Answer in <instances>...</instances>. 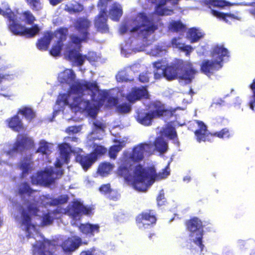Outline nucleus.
<instances>
[{"instance_id":"obj_1","label":"nucleus","mask_w":255,"mask_h":255,"mask_svg":"<svg viewBox=\"0 0 255 255\" xmlns=\"http://www.w3.org/2000/svg\"><path fill=\"white\" fill-rule=\"evenodd\" d=\"M162 63V60H159L153 63L155 79L164 77L168 81H171L178 78L185 81L186 83H190L198 72L192 63L189 61L179 60L170 65H166L163 68Z\"/></svg>"},{"instance_id":"obj_2","label":"nucleus","mask_w":255,"mask_h":255,"mask_svg":"<svg viewBox=\"0 0 255 255\" xmlns=\"http://www.w3.org/2000/svg\"><path fill=\"white\" fill-rule=\"evenodd\" d=\"M0 14L7 18V29L14 35L32 38L39 34L41 28L38 24L26 27L19 22L17 14L11 9L8 4L3 9L0 7Z\"/></svg>"},{"instance_id":"obj_3","label":"nucleus","mask_w":255,"mask_h":255,"mask_svg":"<svg viewBox=\"0 0 255 255\" xmlns=\"http://www.w3.org/2000/svg\"><path fill=\"white\" fill-rule=\"evenodd\" d=\"M135 186L140 191H145L149 187V181L153 183L155 180H160L166 178L170 174L169 164L161 171L157 173L154 166L144 167L140 164H138L135 170Z\"/></svg>"},{"instance_id":"obj_4","label":"nucleus","mask_w":255,"mask_h":255,"mask_svg":"<svg viewBox=\"0 0 255 255\" xmlns=\"http://www.w3.org/2000/svg\"><path fill=\"white\" fill-rule=\"evenodd\" d=\"M194 122L198 127V128L194 132L196 139L198 142L207 141L211 142L215 136L224 139L230 138L233 135L232 131L228 128H225L219 131L211 133L208 131L207 126L203 122L195 120Z\"/></svg>"},{"instance_id":"obj_5","label":"nucleus","mask_w":255,"mask_h":255,"mask_svg":"<svg viewBox=\"0 0 255 255\" xmlns=\"http://www.w3.org/2000/svg\"><path fill=\"white\" fill-rule=\"evenodd\" d=\"M139 17L141 22L135 23V26L130 31L138 32V35L141 36L143 38H146L158 29V22L160 19L155 18L153 16L149 17L144 12L139 13Z\"/></svg>"},{"instance_id":"obj_6","label":"nucleus","mask_w":255,"mask_h":255,"mask_svg":"<svg viewBox=\"0 0 255 255\" xmlns=\"http://www.w3.org/2000/svg\"><path fill=\"white\" fill-rule=\"evenodd\" d=\"M63 174V170L55 169L53 167L46 168L44 170L38 172L35 175L30 177L32 184H40L48 186L54 183L55 180L59 179Z\"/></svg>"},{"instance_id":"obj_7","label":"nucleus","mask_w":255,"mask_h":255,"mask_svg":"<svg viewBox=\"0 0 255 255\" xmlns=\"http://www.w3.org/2000/svg\"><path fill=\"white\" fill-rule=\"evenodd\" d=\"M138 164L134 168L133 172V163L130 162L128 157L122 155L118 162V167L117 169V174L118 176L123 177L128 182H131L132 186L137 190L139 189L135 186V181L136 177L135 174V170Z\"/></svg>"},{"instance_id":"obj_8","label":"nucleus","mask_w":255,"mask_h":255,"mask_svg":"<svg viewBox=\"0 0 255 255\" xmlns=\"http://www.w3.org/2000/svg\"><path fill=\"white\" fill-rule=\"evenodd\" d=\"M91 22L85 18H79L75 22V27L79 32L80 36L73 34L70 35L71 42L76 45H80L82 42H87L90 39L89 28Z\"/></svg>"},{"instance_id":"obj_9","label":"nucleus","mask_w":255,"mask_h":255,"mask_svg":"<svg viewBox=\"0 0 255 255\" xmlns=\"http://www.w3.org/2000/svg\"><path fill=\"white\" fill-rule=\"evenodd\" d=\"M153 153V144L151 141L142 142L134 146L130 153H125L123 156L128 157V160L133 163H138L142 161L144 154L150 155Z\"/></svg>"},{"instance_id":"obj_10","label":"nucleus","mask_w":255,"mask_h":255,"mask_svg":"<svg viewBox=\"0 0 255 255\" xmlns=\"http://www.w3.org/2000/svg\"><path fill=\"white\" fill-rule=\"evenodd\" d=\"M187 230L191 234L196 233L197 237L193 239V242L199 247L200 251L204 248L203 244L204 235L203 225L201 220L198 217H193L186 221L185 223Z\"/></svg>"},{"instance_id":"obj_11","label":"nucleus","mask_w":255,"mask_h":255,"mask_svg":"<svg viewBox=\"0 0 255 255\" xmlns=\"http://www.w3.org/2000/svg\"><path fill=\"white\" fill-rule=\"evenodd\" d=\"M35 146L33 140L25 134H18L12 148L6 151V155L12 156L15 153L30 150Z\"/></svg>"},{"instance_id":"obj_12","label":"nucleus","mask_w":255,"mask_h":255,"mask_svg":"<svg viewBox=\"0 0 255 255\" xmlns=\"http://www.w3.org/2000/svg\"><path fill=\"white\" fill-rule=\"evenodd\" d=\"M69 97V94H60L58 102L62 103L64 106H69L71 110L75 111H78L81 110L88 111L91 109V103L89 100H85L81 97L78 96L74 97L73 102L69 103L68 101Z\"/></svg>"},{"instance_id":"obj_13","label":"nucleus","mask_w":255,"mask_h":255,"mask_svg":"<svg viewBox=\"0 0 255 255\" xmlns=\"http://www.w3.org/2000/svg\"><path fill=\"white\" fill-rule=\"evenodd\" d=\"M25 202L27 204V211L30 214H28L25 209H22L21 212L22 224L24 225L26 231L29 232L31 227H34L31 223L30 215L37 216L39 210L37 201L30 202L28 200H26Z\"/></svg>"},{"instance_id":"obj_14","label":"nucleus","mask_w":255,"mask_h":255,"mask_svg":"<svg viewBox=\"0 0 255 255\" xmlns=\"http://www.w3.org/2000/svg\"><path fill=\"white\" fill-rule=\"evenodd\" d=\"M67 33V28L63 27H61L55 31L54 36L58 38V40L52 45L49 51V53L52 56L56 57L60 55L63 46V42L66 39Z\"/></svg>"},{"instance_id":"obj_15","label":"nucleus","mask_w":255,"mask_h":255,"mask_svg":"<svg viewBox=\"0 0 255 255\" xmlns=\"http://www.w3.org/2000/svg\"><path fill=\"white\" fill-rule=\"evenodd\" d=\"M91 210L89 208L77 200L72 202L71 205H69L65 211V213L73 219H76L77 217L82 215L89 214Z\"/></svg>"},{"instance_id":"obj_16","label":"nucleus","mask_w":255,"mask_h":255,"mask_svg":"<svg viewBox=\"0 0 255 255\" xmlns=\"http://www.w3.org/2000/svg\"><path fill=\"white\" fill-rule=\"evenodd\" d=\"M148 107L150 112L156 119L167 116L169 114L172 115L173 112H174V110L170 111L166 108L163 103L159 101H155L149 103Z\"/></svg>"},{"instance_id":"obj_17","label":"nucleus","mask_w":255,"mask_h":255,"mask_svg":"<svg viewBox=\"0 0 255 255\" xmlns=\"http://www.w3.org/2000/svg\"><path fill=\"white\" fill-rule=\"evenodd\" d=\"M222 67V64L217 61L204 60L200 65V71L203 74L210 77Z\"/></svg>"},{"instance_id":"obj_18","label":"nucleus","mask_w":255,"mask_h":255,"mask_svg":"<svg viewBox=\"0 0 255 255\" xmlns=\"http://www.w3.org/2000/svg\"><path fill=\"white\" fill-rule=\"evenodd\" d=\"M98 88V84L96 82H90L86 81L84 83L77 82L75 84H72L70 86V89L72 93L75 94H80L82 98V95L84 91L89 90L93 91Z\"/></svg>"},{"instance_id":"obj_19","label":"nucleus","mask_w":255,"mask_h":255,"mask_svg":"<svg viewBox=\"0 0 255 255\" xmlns=\"http://www.w3.org/2000/svg\"><path fill=\"white\" fill-rule=\"evenodd\" d=\"M135 221L138 225H144L145 222H147L146 224L147 225L155 224L157 221L156 212L151 209L142 212L136 216Z\"/></svg>"},{"instance_id":"obj_20","label":"nucleus","mask_w":255,"mask_h":255,"mask_svg":"<svg viewBox=\"0 0 255 255\" xmlns=\"http://www.w3.org/2000/svg\"><path fill=\"white\" fill-rule=\"evenodd\" d=\"M67 59L77 66H81L83 65L85 60H87L89 62L94 61L89 56L86 55H82L78 50L76 49H71L68 51Z\"/></svg>"},{"instance_id":"obj_21","label":"nucleus","mask_w":255,"mask_h":255,"mask_svg":"<svg viewBox=\"0 0 255 255\" xmlns=\"http://www.w3.org/2000/svg\"><path fill=\"white\" fill-rule=\"evenodd\" d=\"M107 10L101 9L94 20V25L97 31L101 33L109 32V27L107 24L108 17Z\"/></svg>"},{"instance_id":"obj_22","label":"nucleus","mask_w":255,"mask_h":255,"mask_svg":"<svg viewBox=\"0 0 255 255\" xmlns=\"http://www.w3.org/2000/svg\"><path fill=\"white\" fill-rule=\"evenodd\" d=\"M5 123L7 127L14 131L24 132L26 130V127L17 114L6 119Z\"/></svg>"},{"instance_id":"obj_23","label":"nucleus","mask_w":255,"mask_h":255,"mask_svg":"<svg viewBox=\"0 0 255 255\" xmlns=\"http://www.w3.org/2000/svg\"><path fill=\"white\" fill-rule=\"evenodd\" d=\"M75 160L85 171H87L96 161L91 153L83 154L77 153L75 156Z\"/></svg>"},{"instance_id":"obj_24","label":"nucleus","mask_w":255,"mask_h":255,"mask_svg":"<svg viewBox=\"0 0 255 255\" xmlns=\"http://www.w3.org/2000/svg\"><path fill=\"white\" fill-rule=\"evenodd\" d=\"M91 101L98 107H102L109 96V93L106 91H102L99 89L98 85L97 89L91 91Z\"/></svg>"},{"instance_id":"obj_25","label":"nucleus","mask_w":255,"mask_h":255,"mask_svg":"<svg viewBox=\"0 0 255 255\" xmlns=\"http://www.w3.org/2000/svg\"><path fill=\"white\" fill-rule=\"evenodd\" d=\"M34 162L30 157L24 156L18 164V168L21 171L20 177H25L33 169Z\"/></svg>"},{"instance_id":"obj_26","label":"nucleus","mask_w":255,"mask_h":255,"mask_svg":"<svg viewBox=\"0 0 255 255\" xmlns=\"http://www.w3.org/2000/svg\"><path fill=\"white\" fill-rule=\"evenodd\" d=\"M136 121L144 126L151 125L153 120L156 119L150 111L146 112L145 110H140L136 112L135 117Z\"/></svg>"},{"instance_id":"obj_27","label":"nucleus","mask_w":255,"mask_h":255,"mask_svg":"<svg viewBox=\"0 0 255 255\" xmlns=\"http://www.w3.org/2000/svg\"><path fill=\"white\" fill-rule=\"evenodd\" d=\"M147 96V91L145 87L133 88L131 91L127 95V99L129 102L133 103L141 98H146Z\"/></svg>"},{"instance_id":"obj_28","label":"nucleus","mask_w":255,"mask_h":255,"mask_svg":"<svg viewBox=\"0 0 255 255\" xmlns=\"http://www.w3.org/2000/svg\"><path fill=\"white\" fill-rule=\"evenodd\" d=\"M54 36V33L52 31H45L43 36L38 39L36 42V45L37 48L40 50H47Z\"/></svg>"},{"instance_id":"obj_29","label":"nucleus","mask_w":255,"mask_h":255,"mask_svg":"<svg viewBox=\"0 0 255 255\" xmlns=\"http://www.w3.org/2000/svg\"><path fill=\"white\" fill-rule=\"evenodd\" d=\"M229 52L227 49L225 48L223 45H217L215 46L211 52V56L214 60L222 64L224 57L229 56Z\"/></svg>"},{"instance_id":"obj_30","label":"nucleus","mask_w":255,"mask_h":255,"mask_svg":"<svg viewBox=\"0 0 255 255\" xmlns=\"http://www.w3.org/2000/svg\"><path fill=\"white\" fill-rule=\"evenodd\" d=\"M79 228L83 234L89 237L94 236L95 233H98L100 231V226L98 224H81Z\"/></svg>"},{"instance_id":"obj_31","label":"nucleus","mask_w":255,"mask_h":255,"mask_svg":"<svg viewBox=\"0 0 255 255\" xmlns=\"http://www.w3.org/2000/svg\"><path fill=\"white\" fill-rule=\"evenodd\" d=\"M81 245V239L77 237L72 241L66 240L62 245L63 251L65 253L72 252L78 249Z\"/></svg>"},{"instance_id":"obj_32","label":"nucleus","mask_w":255,"mask_h":255,"mask_svg":"<svg viewBox=\"0 0 255 255\" xmlns=\"http://www.w3.org/2000/svg\"><path fill=\"white\" fill-rule=\"evenodd\" d=\"M59 149L61 158L64 162L68 163L70 161L71 147L68 143H62L59 145Z\"/></svg>"},{"instance_id":"obj_33","label":"nucleus","mask_w":255,"mask_h":255,"mask_svg":"<svg viewBox=\"0 0 255 255\" xmlns=\"http://www.w3.org/2000/svg\"><path fill=\"white\" fill-rule=\"evenodd\" d=\"M75 78L76 75L72 69L66 70L59 77L60 82L70 85L75 81Z\"/></svg>"},{"instance_id":"obj_34","label":"nucleus","mask_w":255,"mask_h":255,"mask_svg":"<svg viewBox=\"0 0 255 255\" xmlns=\"http://www.w3.org/2000/svg\"><path fill=\"white\" fill-rule=\"evenodd\" d=\"M157 151L160 153L166 152L168 149L167 142L162 137H157L152 143Z\"/></svg>"},{"instance_id":"obj_35","label":"nucleus","mask_w":255,"mask_h":255,"mask_svg":"<svg viewBox=\"0 0 255 255\" xmlns=\"http://www.w3.org/2000/svg\"><path fill=\"white\" fill-rule=\"evenodd\" d=\"M203 36L204 34L199 29L195 27L190 28L187 34V36L192 43L198 41Z\"/></svg>"},{"instance_id":"obj_36","label":"nucleus","mask_w":255,"mask_h":255,"mask_svg":"<svg viewBox=\"0 0 255 255\" xmlns=\"http://www.w3.org/2000/svg\"><path fill=\"white\" fill-rule=\"evenodd\" d=\"M44 198L51 199V201L48 204L53 206L66 203L69 199L67 195H61L58 198H51L49 195H46L44 196Z\"/></svg>"},{"instance_id":"obj_37","label":"nucleus","mask_w":255,"mask_h":255,"mask_svg":"<svg viewBox=\"0 0 255 255\" xmlns=\"http://www.w3.org/2000/svg\"><path fill=\"white\" fill-rule=\"evenodd\" d=\"M169 29L175 32H184L186 30V27L180 20H173L169 23Z\"/></svg>"},{"instance_id":"obj_38","label":"nucleus","mask_w":255,"mask_h":255,"mask_svg":"<svg viewBox=\"0 0 255 255\" xmlns=\"http://www.w3.org/2000/svg\"><path fill=\"white\" fill-rule=\"evenodd\" d=\"M211 13L215 16H216L218 18H222L224 21L226 22H228L229 19L234 20V19H239L238 16H236L234 14L232 13H223L221 12H219L216 10L212 9L211 10Z\"/></svg>"},{"instance_id":"obj_39","label":"nucleus","mask_w":255,"mask_h":255,"mask_svg":"<svg viewBox=\"0 0 255 255\" xmlns=\"http://www.w3.org/2000/svg\"><path fill=\"white\" fill-rule=\"evenodd\" d=\"M35 190L32 189L27 182L20 183L18 187V193L20 195L27 194L30 196Z\"/></svg>"},{"instance_id":"obj_40","label":"nucleus","mask_w":255,"mask_h":255,"mask_svg":"<svg viewBox=\"0 0 255 255\" xmlns=\"http://www.w3.org/2000/svg\"><path fill=\"white\" fill-rule=\"evenodd\" d=\"M17 114L22 115L28 121H31L35 117V113L30 108L25 107L19 109L17 112Z\"/></svg>"},{"instance_id":"obj_41","label":"nucleus","mask_w":255,"mask_h":255,"mask_svg":"<svg viewBox=\"0 0 255 255\" xmlns=\"http://www.w3.org/2000/svg\"><path fill=\"white\" fill-rule=\"evenodd\" d=\"M94 149L91 154L96 161L99 156L105 154L107 152V148L104 146L97 144H94Z\"/></svg>"},{"instance_id":"obj_42","label":"nucleus","mask_w":255,"mask_h":255,"mask_svg":"<svg viewBox=\"0 0 255 255\" xmlns=\"http://www.w3.org/2000/svg\"><path fill=\"white\" fill-rule=\"evenodd\" d=\"M21 15L23 18V21L27 24L32 26L35 25L34 24L36 19L34 15L29 10H25L21 12Z\"/></svg>"},{"instance_id":"obj_43","label":"nucleus","mask_w":255,"mask_h":255,"mask_svg":"<svg viewBox=\"0 0 255 255\" xmlns=\"http://www.w3.org/2000/svg\"><path fill=\"white\" fill-rule=\"evenodd\" d=\"M114 164L110 162H105L101 163L98 167V171L103 175L109 174L114 168Z\"/></svg>"},{"instance_id":"obj_44","label":"nucleus","mask_w":255,"mask_h":255,"mask_svg":"<svg viewBox=\"0 0 255 255\" xmlns=\"http://www.w3.org/2000/svg\"><path fill=\"white\" fill-rule=\"evenodd\" d=\"M34 253H37L39 255H50L51 252L45 250V245L42 242L36 243L33 245Z\"/></svg>"},{"instance_id":"obj_45","label":"nucleus","mask_w":255,"mask_h":255,"mask_svg":"<svg viewBox=\"0 0 255 255\" xmlns=\"http://www.w3.org/2000/svg\"><path fill=\"white\" fill-rule=\"evenodd\" d=\"M59 213L60 212L57 209H56L51 212H49L47 213L44 214L42 217L43 225L47 226L51 224L54 220V218L51 216V215H55Z\"/></svg>"},{"instance_id":"obj_46","label":"nucleus","mask_w":255,"mask_h":255,"mask_svg":"<svg viewBox=\"0 0 255 255\" xmlns=\"http://www.w3.org/2000/svg\"><path fill=\"white\" fill-rule=\"evenodd\" d=\"M110 13L113 20L118 21L120 17L122 15L123 11L121 7L117 5H114L111 9Z\"/></svg>"},{"instance_id":"obj_47","label":"nucleus","mask_w":255,"mask_h":255,"mask_svg":"<svg viewBox=\"0 0 255 255\" xmlns=\"http://www.w3.org/2000/svg\"><path fill=\"white\" fill-rule=\"evenodd\" d=\"M36 152H40L42 154H49L51 151L49 149L48 142L44 140H41L39 142V146Z\"/></svg>"},{"instance_id":"obj_48","label":"nucleus","mask_w":255,"mask_h":255,"mask_svg":"<svg viewBox=\"0 0 255 255\" xmlns=\"http://www.w3.org/2000/svg\"><path fill=\"white\" fill-rule=\"evenodd\" d=\"M33 10L38 11L42 9L41 0H25Z\"/></svg>"},{"instance_id":"obj_49","label":"nucleus","mask_w":255,"mask_h":255,"mask_svg":"<svg viewBox=\"0 0 255 255\" xmlns=\"http://www.w3.org/2000/svg\"><path fill=\"white\" fill-rule=\"evenodd\" d=\"M203 3L211 8L213 7H221L224 5L223 1L220 0H202Z\"/></svg>"},{"instance_id":"obj_50","label":"nucleus","mask_w":255,"mask_h":255,"mask_svg":"<svg viewBox=\"0 0 255 255\" xmlns=\"http://www.w3.org/2000/svg\"><path fill=\"white\" fill-rule=\"evenodd\" d=\"M119 113L122 114H127L129 113L131 109V106L128 103H123L119 105L117 107Z\"/></svg>"},{"instance_id":"obj_51","label":"nucleus","mask_w":255,"mask_h":255,"mask_svg":"<svg viewBox=\"0 0 255 255\" xmlns=\"http://www.w3.org/2000/svg\"><path fill=\"white\" fill-rule=\"evenodd\" d=\"M166 135L170 139H177V134L175 128L173 127H168L166 132Z\"/></svg>"},{"instance_id":"obj_52","label":"nucleus","mask_w":255,"mask_h":255,"mask_svg":"<svg viewBox=\"0 0 255 255\" xmlns=\"http://www.w3.org/2000/svg\"><path fill=\"white\" fill-rule=\"evenodd\" d=\"M157 204L158 206H162L165 205L166 203V200L164 197L163 192H160L156 198Z\"/></svg>"},{"instance_id":"obj_53","label":"nucleus","mask_w":255,"mask_h":255,"mask_svg":"<svg viewBox=\"0 0 255 255\" xmlns=\"http://www.w3.org/2000/svg\"><path fill=\"white\" fill-rule=\"evenodd\" d=\"M112 190L110 183L103 184L99 187L100 192L104 195L110 193Z\"/></svg>"},{"instance_id":"obj_54","label":"nucleus","mask_w":255,"mask_h":255,"mask_svg":"<svg viewBox=\"0 0 255 255\" xmlns=\"http://www.w3.org/2000/svg\"><path fill=\"white\" fill-rule=\"evenodd\" d=\"M150 73L146 71L141 73L138 76V80L142 83H147L149 82V77L148 74Z\"/></svg>"},{"instance_id":"obj_55","label":"nucleus","mask_w":255,"mask_h":255,"mask_svg":"<svg viewBox=\"0 0 255 255\" xmlns=\"http://www.w3.org/2000/svg\"><path fill=\"white\" fill-rule=\"evenodd\" d=\"M107 99V106L109 107L116 106L118 103V98L116 97H108Z\"/></svg>"},{"instance_id":"obj_56","label":"nucleus","mask_w":255,"mask_h":255,"mask_svg":"<svg viewBox=\"0 0 255 255\" xmlns=\"http://www.w3.org/2000/svg\"><path fill=\"white\" fill-rule=\"evenodd\" d=\"M107 198L110 200L116 201L119 199V195L118 192L113 189H112L110 193L107 194Z\"/></svg>"},{"instance_id":"obj_57","label":"nucleus","mask_w":255,"mask_h":255,"mask_svg":"<svg viewBox=\"0 0 255 255\" xmlns=\"http://www.w3.org/2000/svg\"><path fill=\"white\" fill-rule=\"evenodd\" d=\"M66 132L68 133H76L79 131L78 128L76 126H70L66 129Z\"/></svg>"},{"instance_id":"obj_58","label":"nucleus","mask_w":255,"mask_h":255,"mask_svg":"<svg viewBox=\"0 0 255 255\" xmlns=\"http://www.w3.org/2000/svg\"><path fill=\"white\" fill-rule=\"evenodd\" d=\"M183 51L186 52V55H189L192 50V48L190 45H183L180 49Z\"/></svg>"},{"instance_id":"obj_59","label":"nucleus","mask_w":255,"mask_h":255,"mask_svg":"<svg viewBox=\"0 0 255 255\" xmlns=\"http://www.w3.org/2000/svg\"><path fill=\"white\" fill-rule=\"evenodd\" d=\"M171 44L173 47L179 48V49L183 45L182 43H180L176 38H174L172 39Z\"/></svg>"},{"instance_id":"obj_60","label":"nucleus","mask_w":255,"mask_h":255,"mask_svg":"<svg viewBox=\"0 0 255 255\" xmlns=\"http://www.w3.org/2000/svg\"><path fill=\"white\" fill-rule=\"evenodd\" d=\"M118 152L111 146L109 151V155L110 158L115 159L117 157Z\"/></svg>"},{"instance_id":"obj_61","label":"nucleus","mask_w":255,"mask_h":255,"mask_svg":"<svg viewBox=\"0 0 255 255\" xmlns=\"http://www.w3.org/2000/svg\"><path fill=\"white\" fill-rule=\"evenodd\" d=\"M250 88L253 92V97L255 102V78L254 79L252 83L250 85Z\"/></svg>"},{"instance_id":"obj_62","label":"nucleus","mask_w":255,"mask_h":255,"mask_svg":"<svg viewBox=\"0 0 255 255\" xmlns=\"http://www.w3.org/2000/svg\"><path fill=\"white\" fill-rule=\"evenodd\" d=\"M11 79L10 75L8 74H0V83L3 81L9 80Z\"/></svg>"},{"instance_id":"obj_63","label":"nucleus","mask_w":255,"mask_h":255,"mask_svg":"<svg viewBox=\"0 0 255 255\" xmlns=\"http://www.w3.org/2000/svg\"><path fill=\"white\" fill-rule=\"evenodd\" d=\"M64 140L68 141L77 142L78 138L76 136H66L64 137Z\"/></svg>"},{"instance_id":"obj_64","label":"nucleus","mask_w":255,"mask_h":255,"mask_svg":"<svg viewBox=\"0 0 255 255\" xmlns=\"http://www.w3.org/2000/svg\"><path fill=\"white\" fill-rule=\"evenodd\" d=\"M222 255H234V254L230 250H226L223 252Z\"/></svg>"}]
</instances>
